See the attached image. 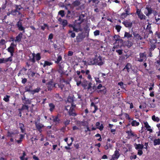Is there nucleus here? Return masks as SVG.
Instances as JSON below:
<instances>
[{"mask_svg": "<svg viewBox=\"0 0 160 160\" xmlns=\"http://www.w3.org/2000/svg\"><path fill=\"white\" fill-rule=\"evenodd\" d=\"M139 55L140 57L137 58V61L139 62H145L146 60L147 57L146 52L140 53Z\"/></svg>", "mask_w": 160, "mask_h": 160, "instance_id": "nucleus-1", "label": "nucleus"}, {"mask_svg": "<svg viewBox=\"0 0 160 160\" xmlns=\"http://www.w3.org/2000/svg\"><path fill=\"white\" fill-rule=\"evenodd\" d=\"M32 55L33 58L30 59V61L33 63L35 62V59L37 61H38L40 60L41 58V54L39 53H37L36 54L32 53Z\"/></svg>", "mask_w": 160, "mask_h": 160, "instance_id": "nucleus-2", "label": "nucleus"}, {"mask_svg": "<svg viewBox=\"0 0 160 160\" xmlns=\"http://www.w3.org/2000/svg\"><path fill=\"white\" fill-rule=\"evenodd\" d=\"M19 132L17 130H14L13 132L8 131V136L9 137L16 138Z\"/></svg>", "mask_w": 160, "mask_h": 160, "instance_id": "nucleus-3", "label": "nucleus"}, {"mask_svg": "<svg viewBox=\"0 0 160 160\" xmlns=\"http://www.w3.org/2000/svg\"><path fill=\"white\" fill-rule=\"evenodd\" d=\"M157 43V40L155 39H152L150 41L151 48L149 49V51L152 52L156 48V44Z\"/></svg>", "mask_w": 160, "mask_h": 160, "instance_id": "nucleus-4", "label": "nucleus"}, {"mask_svg": "<svg viewBox=\"0 0 160 160\" xmlns=\"http://www.w3.org/2000/svg\"><path fill=\"white\" fill-rule=\"evenodd\" d=\"M85 37L83 32L79 33L76 37V40L78 42H81Z\"/></svg>", "mask_w": 160, "mask_h": 160, "instance_id": "nucleus-5", "label": "nucleus"}, {"mask_svg": "<svg viewBox=\"0 0 160 160\" xmlns=\"http://www.w3.org/2000/svg\"><path fill=\"white\" fill-rule=\"evenodd\" d=\"M94 59L95 61V65L98 64V65L101 66L103 64V62L102 61V58L101 56H99L98 57Z\"/></svg>", "mask_w": 160, "mask_h": 160, "instance_id": "nucleus-6", "label": "nucleus"}, {"mask_svg": "<svg viewBox=\"0 0 160 160\" xmlns=\"http://www.w3.org/2000/svg\"><path fill=\"white\" fill-rule=\"evenodd\" d=\"M132 34L133 36L134 39L136 41H138L140 40H142L143 38L140 35L136 32H132Z\"/></svg>", "mask_w": 160, "mask_h": 160, "instance_id": "nucleus-7", "label": "nucleus"}, {"mask_svg": "<svg viewBox=\"0 0 160 160\" xmlns=\"http://www.w3.org/2000/svg\"><path fill=\"white\" fill-rule=\"evenodd\" d=\"M137 13L138 18L141 20L146 19V17L142 13L139 9H138L137 11Z\"/></svg>", "mask_w": 160, "mask_h": 160, "instance_id": "nucleus-8", "label": "nucleus"}, {"mask_svg": "<svg viewBox=\"0 0 160 160\" xmlns=\"http://www.w3.org/2000/svg\"><path fill=\"white\" fill-rule=\"evenodd\" d=\"M22 20H20L18 22H17L16 26L18 28V29L20 31H23V32H25V28L22 26V23L21 22Z\"/></svg>", "mask_w": 160, "mask_h": 160, "instance_id": "nucleus-9", "label": "nucleus"}, {"mask_svg": "<svg viewBox=\"0 0 160 160\" xmlns=\"http://www.w3.org/2000/svg\"><path fill=\"white\" fill-rule=\"evenodd\" d=\"M12 61V58L11 57L8 58H2L0 59V64L2 63H5L8 61L11 62Z\"/></svg>", "mask_w": 160, "mask_h": 160, "instance_id": "nucleus-10", "label": "nucleus"}, {"mask_svg": "<svg viewBox=\"0 0 160 160\" xmlns=\"http://www.w3.org/2000/svg\"><path fill=\"white\" fill-rule=\"evenodd\" d=\"M35 124L37 129L40 132H42V129L44 127V125L41 123L37 122H36Z\"/></svg>", "mask_w": 160, "mask_h": 160, "instance_id": "nucleus-11", "label": "nucleus"}, {"mask_svg": "<svg viewBox=\"0 0 160 160\" xmlns=\"http://www.w3.org/2000/svg\"><path fill=\"white\" fill-rule=\"evenodd\" d=\"M146 10L145 11L144 13L147 16H149L152 13L153 11L151 8L147 7L146 8Z\"/></svg>", "mask_w": 160, "mask_h": 160, "instance_id": "nucleus-12", "label": "nucleus"}, {"mask_svg": "<svg viewBox=\"0 0 160 160\" xmlns=\"http://www.w3.org/2000/svg\"><path fill=\"white\" fill-rule=\"evenodd\" d=\"M58 115L56 116H52V117L53 122L56 124L59 123L60 120L58 118Z\"/></svg>", "mask_w": 160, "mask_h": 160, "instance_id": "nucleus-13", "label": "nucleus"}, {"mask_svg": "<svg viewBox=\"0 0 160 160\" xmlns=\"http://www.w3.org/2000/svg\"><path fill=\"white\" fill-rule=\"evenodd\" d=\"M53 81H51L48 82L47 84V87L48 91H51L52 89Z\"/></svg>", "mask_w": 160, "mask_h": 160, "instance_id": "nucleus-14", "label": "nucleus"}, {"mask_svg": "<svg viewBox=\"0 0 160 160\" xmlns=\"http://www.w3.org/2000/svg\"><path fill=\"white\" fill-rule=\"evenodd\" d=\"M126 133H128V136L129 137V138H131V137H134L135 138L137 137V135L135 134L131 130L127 131Z\"/></svg>", "mask_w": 160, "mask_h": 160, "instance_id": "nucleus-15", "label": "nucleus"}, {"mask_svg": "<svg viewBox=\"0 0 160 160\" xmlns=\"http://www.w3.org/2000/svg\"><path fill=\"white\" fill-rule=\"evenodd\" d=\"M74 110L73 107H70L68 111V113L70 116H75L77 115V114L75 112Z\"/></svg>", "mask_w": 160, "mask_h": 160, "instance_id": "nucleus-16", "label": "nucleus"}, {"mask_svg": "<svg viewBox=\"0 0 160 160\" xmlns=\"http://www.w3.org/2000/svg\"><path fill=\"white\" fill-rule=\"evenodd\" d=\"M122 23L126 27L128 28H131L132 24L131 22L127 21L123 22Z\"/></svg>", "mask_w": 160, "mask_h": 160, "instance_id": "nucleus-17", "label": "nucleus"}, {"mask_svg": "<svg viewBox=\"0 0 160 160\" xmlns=\"http://www.w3.org/2000/svg\"><path fill=\"white\" fill-rule=\"evenodd\" d=\"M85 17V15L83 14H81L79 16V18L78 20V21H79V22L78 23V24L79 25L83 22L84 19L83 18Z\"/></svg>", "mask_w": 160, "mask_h": 160, "instance_id": "nucleus-18", "label": "nucleus"}, {"mask_svg": "<svg viewBox=\"0 0 160 160\" xmlns=\"http://www.w3.org/2000/svg\"><path fill=\"white\" fill-rule=\"evenodd\" d=\"M131 64L129 63H128L124 68L122 70L123 71H124L125 69H126L128 72H130V69L131 68Z\"/></svg>", "mask_w": 160, "mask_h": 160, "instance_id": "nucleus-19", "label": "nucleus"}, {"mask_svg": "<svg viewBox=\"0 0 160 160\" xmlns=\"http://www.w3.org/2000/svg\"><path fill=\"white\" fill-rule=\"evenodd\" d=\"M22 32H20L18 35L16 37V39L15 40V42H20L22 38Z\"/></svg>", "mask_w": 160, "mask_h": 160, "instance_id": "nucleus-20", "label": "nucleus"}, {"mask_svg": "<svg viewBox=\"0 0 160 160\" xmlns=\"http://www.w3.org/2000/svg\"><path fill=\"white\" fill-rule=\"evenodd\" d=\"M14 46L13 43H11L10 46L7 49L8 51L9 52H14Z\"/></svg>", "mask_w": 160, "mask_h": 160, "instance_id": "nucleus-21", "label": "nucleus"}, {"mask_svg": "<svg viewBox=\"0 0 160 160\" xmlns=\"http://www.w3.org/2000/svg\"><path fill=\"white\" fill-rule=\"evenodd\" d=\"M120 155L119 151L116 150L114 152V154L113 155L112 158L114 159H117L119 158Z\"/></svg>", "mask_w": 160, "mask_h": 160, "instance_id": "nucleus-22", "label": "nucleus"}, {"mask_svg": "<svg viewBox=\"0 0 160 160\" xmlns=\"http://www.w3.org/2000/svg\"><path fill=\"white\" fill-rule=\"evenodd\" d=\"M132 37V34H130L129 32H125L124 37L123 38H126L128 39L129 40L130 38Z\"/></svg>", "mask_w": 160, "mask_h": 160, "instance_id": "nucleus-23", "label": "nucleus"}, {"mask_svg": "<svg viewBox=\"0 0 160 160\" xmlns=\"http://www.w3.org/2000/svg\"><path fill=\"white\" fill-rule=\"evenodd\" d=\"M32 86L31 85L27 86L25 88V91L30 92H31L32 94Z\"/></svg>", "mask_w": 160, "mask_h": 160, "instance_id": "nucleus-24", "label": "nucleus"}, {"mask_svg": "<svg viewBox=\"0 0 160 160\" xmlns=\"http://www.w3.org/2000/svg\"><path fill=\"white\" fill-rule=\"evenodd\" d=\"M144 126L147 129L148 131H150V132H152V130L151 129H150L151 127L148 125L147 122H144Z\"/></svg>", "mask_w": 160, "mask_h": 160, "instance_id": "nucleus-25", "label": "nucleus"}, {"mask_svg": "<svg viewBox=\"0 0 160 160\" xmlns=\"http://www.w3.org/2000/svg\"><path fill=\"white\" fill-rule=\"evenodd\" d=\"M135 147L136 149H142L143 148V145L142 144H137L135 143Z\"/></svg>", "mask_w": 160, "mask_h": 160, "instance_id": "nucleus-26", "label": "nucleus"}, {"mask_svg": "<svg viewBox=\"0 0 160 160\" xmlns=\"http://www.w3.org/2000/svg\"><path fill=\"white\" fill-rule=\"evenodd\" d=\"M100 123L99 122H96V126H97V128L99 129L100 131H101L103 128V125L102 124H101L100 126Z\"/></svg>", "mask_w": 160, "mask_h": 160, "instance_id": "nucleus-27", "label": "nucleus"}, {"mask_svg": "<svg viewBox=\"0 0 160 160\" xmlns=\"http://www.w3.org/2000/svg\"><path fill=\"white\" fill-rule=\"evenodd\" d=\"M81 4V2L80 1H76L73 2L72 3V5L74 7H78Z\"/></svg>", "mask_w": 160, "mask_h": 160, "instance_id": "nucleus-28", "label": "nucleus"}, {"mask_svg": "<svg viewBox=\"0 0 160 160\" xmlns=\"http://www.w3.org/2000/svg\"><path fill=\"white\" fill-rule=\"evenodd\" d=\"M49 106L50 107L49 110L51 112H52L55 108V105L52 103H50L49 104Z\"/></svg>", "mask_w": 160, "mask_h": 160, "instance_id": "nucleus-29", "label": "nucleus"}, {"mask_svg": "<svg viewBox=\"0 0 160 160\" xmlns=\"http://www.w3.org/2000/svg\"><path fill=\"white\" fill-rule=\"evenodd\" d=\"M68 21L66 20L63 19V21L62 22V23H61L62 25L63 29H64V27L68 25Z\"/></svg>", "mask_w": 160, "mask_h": 160, "instance_id": "nucleus-30", "label": "nucleus"}, {"mask_svg": "<svg viewBox=\"0 0 160 160\" xmlns=\"http://www.w3.org/2000/svg\"><path fill=\"white\" fill-rule=\"evenodd\" d=\"M59 68L58 69V72L62 74L63 73V67H62L61 63H59L58 65Z\"/></svg>", "mask_w": 160, "mask_h": 160, "instance_id": "nucleus-31", "label": "nucleus"}, {"mask_svg": "<svg viewBox=\"0 0 160 160\" xmlns=\"http://www.w3.org/2000/svg\"><path fill=\"white\" fill-rule=\"evenodd\" d=\"M15 8L16 9L15 10V12H19V11L22 8L20 5H16Z\"/></svg>", "mask_w": 160, "mask_h": 160, "instance_id": "nucleus-32", "label": "nucleus"}, {"mask_svg": "<svg viewBox=\"0 0 160 160\" xmlns=\"http://www.w3.org/2000/svg\"><path fill=\"white\" fill-rule=\"evenodd\" d=\"M88 82L86 80H84L82 83V86L83 87L84 89H86L88 84Z\"/></svg>", "mask_w": 160, "mask_h": 160, "instance_id": "nucleus-33", "label": "nucleus"}, {"mask_svg": "<svg viewBox=\"0 0 160 160\" xmlns=\"http://www.w3.org/2000/svg\"><path fill=\"white\" fill-rule=\"evenodd\" d=\"M67 101L71 103L73 102L74 101L73 97L68 96L67 99Z\"/></svg>", "mask_w": 160, "mask_h": 160, "instance_id": "nucleus-34", "label": "nucleus"}, {"mask_svg": "<svg viewBox=\"0 0 160 160\" xmlns=\"http://www.w3.org/2000/svg\"><path fill=\"white\" fill-rule=\"evenodd\" d=\"M160 144V139L159 138L155 139L154 140V145L155 146L159 145Z\"/></svg>", "mask_w": 160, "mask_h": 160, "instance_id": "nucleus-35", "label": "nucleus"}, {"mask_svg": "<svg viewBox=\"0 0 160 160\" xmlns=\"http://www.w3.org/2000/svg\"><path fill=\"white\" fill-rule=\"evenodd\" d=\"M131 124L132 126H137L139 125V123L137 122L136 120H134L131 122Z\"/></svg>", "mask_w": 160, "mask_h": 160, "instance_id": "nucleus-36", "label": "nucleus"}, {"mask_svg": "<svg viewBox=\"0 0 160 160\" xmlns=\"http://www.w3.org/2000/svg\"><path fill=\"white\" fill-rule=\"evenodd\" d=\"M55 97L56 98L58 101H61L62 100V98L60 96L59 94L56 93L55 94Z\"/></svg>", "mask_w": 160, "mask_h": 160, "instance_id": "nucleus-37", "label": "nucleus"}, {"mask_svg": "<svg viewBox=\"0 0 160 160\" xmlns=\"http://www.w3.org/2000/svg\"><path fill=\"white\" fill-rule=\"evenodd\" d=\"M152 119L154 121L158 122L159 121V118L158 117H156L155 115L152 116Z\"/></svg>", "mask_w": 160, "mask_h": 160, "instance_id": "nucleus-38", "label": "nucleus"}, {"mask_svg": "<svg viewBox=\"0 0 160 160\" xmlns=\"http://www.w3.org/2000/svg\"><path fill=\"white\" fill-rule=\"evenodd\" d=\"M62 59V57L61 56L59 55V56L58 58L57 59V60L55 61V62L56 63L58 64L61 61Z\"/></svg>", "mask_w": 160, "mask_h": 160, "instance_id": "nucleus-39", "label": "nucleus"}, {"mask_svg": "<svg viewBox=\"0 0 160 160\" xmlns=\"http://www.w3.org/2000/svg\"><path fill=\"white\" fill-rule=\"evenodd\" d=\"M52 63L49 62L48 61H45L44 62V63L43 65V67H45L47 66H50L52 64Z\"/></svg>", "mask_w": 160, "mask_h": 160, "instance_id": "nucleus-40", "label": "nucleus"}, {"mask_svg": "<svg viewBox=\"0 0 160 160\" xmlns=\"http://www.w3.org/2000/svg\"><path fill=\"white\" fill-rule=\"evenodd\" d=\"M73 29V31H75L76 32H78L79 31H82V29L80 27L78 28H75V27L74 26Z\"/></svg>", "mask_w": 160, "mask_h": 160, "instance_id": "nucleus-41", "label": "nucleus"}, {"mask_svg": "<svg viewBox=\"0 0 160 160\" xmlns=\"http://www.w3.org/2000/svg\"><path fill=\"white\" fill-rule=\"evenodd\" d=\"M64 12H65L64 10H61L59 12L58 14L60 15L61 17H63L65 16Z\"/></svg>", "mask_w": 160, "mask_h": 160, "instance_id": "nucleus-42", "label": "nucleus"}, {"mask_svg": "<svg viewBox=\"0 0 160 160\" xmlns=\"http://www.w3.org/2000/svg\"><path fill=\"white\" fill-rule=\"evenodd\" d=\"M31 100L27 98L23 102L24 104H30L31 103Z\"/></svg>", "mask_w": 160, "mask_h": 160, "instance_id": "nucleus-43", "label": "nucleus"}, {"mask_svg": "<svg viewBox=\"0 0 160 160\" xmlns=\"http://www.w3.org/2000/svg\"><path fill=\"white\" fill-rule=\"evenodd\" d=\"M40 89H41L40 88H38L36 89L32 90V94H34L36 92H38L40 91Z\"/></svg>", "mask_w": 160, "mask_h": 160, "instance_id": "nucleus-44", "label": "nucleus"}, {"mask_svg": "<svg viewBox=\"0 0 160 160\" xmlns=\"http://www.w3.org/2000/svg\"><path fill=\"white\" fill-rule=\"evenodd\" d=\"M95 59H91V60H90V62H89V65H95Z\"/></svg>", "mask_w": 160, "mask_h": 160, "instance_id": "nucleus-45", "label": "nucleus"}, {"mask_svg": "<svg viewBox=\"0 0 160 160\" xmlns=\"http://www.w3.org/2000/svg\"><path fill=\"white\" fill-rule=\"evenodd\" d=\"M28 108H29V107L28 106L23 105L22 106V108H21V110H26L28 111Z\"/></svg>", "mask_w": 160, "mask_h": 160, "instance_id": "nucleus-46", "label": "nucleus"}, {"mask_svg": "<svg viewBox=\"0 0 160 160\" xmlns=\"http://www.w3.org/2000/svg\"><path fill=\"white\" fill-rule=\"evenodd\" d=\"M88 86H87L86 89H87L88 90V91L92 88V83L90 82L88 84Z\"/></svg>", "mask_w": 160, "mask_h": 160, "instance_id": "nucleus-47", "label": "nucleus"}, {"mask_svg": "<svg viewBox=\"0 0 160 160\" xmlns=\"http://www.w3.org/2000/svg\"><path fill=\"white\" fill-rule=\"evenodd\" d=\"M127 42L128 43L127 45L128 48H130L132 45L133 43L131 41H128Z\"/></svg>", "mask_w": 160, "mask_h": 160, "instance_id": "nucleus-48", "label": "nucleus"}, {"mask_svg": "<svg viewBox=\"0 0 160 160\" xmlns=\"http://www.w3.org/2000/svg\"><path fill=\"white\" fill-rule=\"evenodd\" d=\"M112 146L110 143H107V144L105 146V149L106 150H107L109 148H111Z\"/></svg>", "mask_w": 160, "mask_h": 160, "instance_id": "nucleus-49", "label": "nucleus"}, {"mask_svg": "<svg viewBox=\"0 0 160 160\" xmlns=\"http://www.w3.org/2000/svg\"><path fill=\"white\" fill-rule=\"evenodd\" d=\"M19 125V128L21 130L22 132H23V131H24V130H23V128L24 126V125L22 123H20Z\"/></svg>", "mask_w": 160, "mask_h": 160, "instance_id": "nucleus-50", "label": "nucleus"}, {"mask_svg": "<svg viewBox=\"0 0 160 160\" xmlns=\"http://www.w3.org/2000/svg\"><path fill=\"white\" fill-rule=\"evenodd\" d=\"M128 15H127V13L126 14L125 12L123 13L121 15V17L122 19H124Z\"/></svg>", "mask_w": 160, "mask_h": 160, "instance_id": "nucleus-51", "label": "nucleus"}, {"mask_svg": "<svg viewBox=\"0 0 160 160\" xmlns=\"http://www.w3.org/2000/svg\"><path fill=\"white\" fill-rule=\"evenodd\" d=\"M121 27L120 25H116L115 26V29L117 30L118 32H120Z\"/></svg>", "mask_w": 160, "mask_h": 160, "instance_id": "nucleus-52", "label": "nucleus"}, {"mask_svg": "<svg viewBox=\"0 0 160 160\" xmlns=\"http://www.w3.org/2000/svg\"><path fill=\"white\" fill-rule=\"evenodd\" d=\"M100 32L98 30H96L94 32V35L95 36H97L99 35Z\"/></svg>", "mask_w": 160, "mask_h": 160, "instance_id": "nucleus-53", "label": "nucleus"}, {"mask_svg": "<svg viewBox=\"0 0 160 160\" xmlns=\"http://www.w3.org/2000/svg\"><path fill=\"white\" fill-rule=\"evenodd\" d=\"M99 92H102L103 94H105L107 92L106 89L104 87V89L102 90H100Z\"/></svg>", "mask_w": 160, "mask_h": 160, "instance_id": "nucleus-54", "label": "nucleus"}, {"mask_svg": "<svg viewBox=\"0 0 160 160\" xmlns=\"http://www.w3.org/2000/svg\"><path fill=\"white\" fill-rule=\"evenodd\" d=\"M9 96L6 95V96L3 99L5 101L7 102L9 101Z\"/></svg>", "mask_w": 160, "mask_h": 160, "instance_id": "nucleus-55", "label": "nucleus"}, {"mask_svg": "<svg viewBox=\"0 0 160 160\" xmlns=\"http://www.w3.org/2000/svg\"><path fill=\"white\" fill-rule=\"evenodd\" d=\"M70 122V120H66L63 123L65 124V126H67V125H68L69 124Z\"/></svg>", "mask_w": 160, "mask_h": 160, "instance_id": "nucleus-56", "label": "nucleus"}, {"mask_svg": "<svg viewBox=\"0 0 160 160\" xmlns=\"http://www.w3.org/2000/svg\"><path fill=\"white\" fill-rule=\"evenodd\" d=\"M95 79L97 83H100L102 82V81L99 80V78H98L95 77Z\"/></svg>", "mask_w": 160, "mask_h": 160, "instance_id": "nucleus-57", "label": "nucleus"}, {"mask_svg": "<svg viewBox=\"0 0 160 160\" xmlns=\"http://www.w3.org/2000/svg\"><path fill=\"white\" fill-rule=\"evenodd\" d=\"M116 52L118 53L119 55H121L122 53V50L121 49H116Z\"/></svg>", "mask_w": 160, "mask_h": 160, "instance_id": "nucleus-58", "label": "nucleus"}, {"mask_svg": "<svg viewBox=\"0 0 160 160\" xmlns=\"http://www.w3.org/2000/svg\"><path fill=\"white\" fill-rule=\"evenodd\" d=\"M155 37H157L158 38L160 39V32H156L155 34Z\"/></svg>", "mask_w": 160, "mask_h": 160, "instance_id": "nucleus-59", "label": "nucleus"}, {"mask_svg": "<svg viewBox=\"0 0 160 160\" xmlns=\"http://www.w3.org/2000/svg\"><path fill=\"white\" fill-rule=\"evenodd\" d=\"M30 72V74H31L30 75L32 77H33L35 75V74H36V73L32 71H31ZM36 74L37 75H38V73H36Z\"/></svg>", "mask_w": 160, "mask_h": 160, "instance_id": "nucleus-60", "label": "nucleus"}, {"mask_svg": "<svg viewBox=\"0 0 160 160\" xmlns=\"http://www.w3.org/2000/svg\"><path fill=\"white\" fill-rule=\"evenodd\" d=\"M58 87L60 88L62 90H63V89L64 87V86L63 84H58Z\"/></svg>", "mask_w": 160, "mask_h": 160, "instance_id": "nucleus-61", "label": "nucleus"}, {"mask_svg": "<svg viewBox=\"0 0 160 160\" xmlns=\"http://www.w3.org/2000/svg\"><path fill=\"white\" fill-rule=\"evenodd\" d=\"M48 27V25L47 24H44L43 26H41V28L43 30H44L46 27Z\"/></svg>", "mask_w": 160, "mask_h": 160, "instance_id": "nucleus-62", "label": "nucleus"}, {"mask_svg": "<svg viewBox=\"0 0 160 160\" xmlns=\"http://www.w3.org/2000/svg\"><path fill=\"white\" fill-rule=\"evenodd\" d=\"M26 156V154L25 152H23V155H22V156H21L20 157V159H22L23 158H26L25 157V156Z\"/></svg>", "mask_w": 160, "mask_h": 160, "instance_id": "nucleus-63", "label": "nucleus"}, {"mask_svg": "<svg viewBox=\"0 0 160 160\" xmlns=\"http://www.w3.org/2000/svg\"><path fill=\"white\" fill-rule=\"evenodd\" d=\"M5 41L3 39H2L0 42V44L3 45L5 44Z\"/></svg>", "mask_w": 160, "mask_h": 160, "instance_id": "nucleus-64", "label": "nucleus"}]
</instances>
